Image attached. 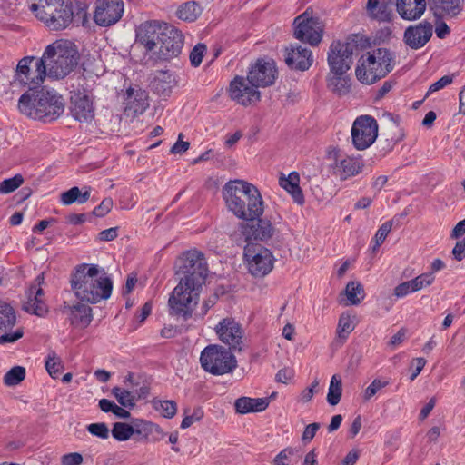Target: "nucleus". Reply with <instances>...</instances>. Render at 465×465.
<instances>
[{"instance_id":"nucleus-18","label":"nucleus","mask_w":465,"mask_h":465,"mask_svg":"<svg viewBox=\"0 0 465 465\" xmlns=\"http://www.w3.org/2000/svg\"><path fill=\"white\" fill-rule=\"evenodd\" d=\"M183 46V39L181 32L173 25L163 26V31L159 39L158 56L163 60H169L180 54Z\"/></svg>"},{"instance_id":"nucleus-33","label":"nucleus","mask_w":465,"mask_h":465,"mask_svg":"<svg viewBox=\"0 0 465 465\" xmlns=\"http://www.w3.org/2000/svg\"><path fill=\"white\" fill-rule=\"evenodd\" d=\"M463 0H429L431 9L435 15L441 16L454 17L461 11Z\"/></svg>"},{"instance_id":"nucleus-32","label":"nucleus","mask_w":465,"mask_h":465,"mask_svg":"<svg viewBox=\"0 0 465 465\" xmlns=\"http://www.w3.org/2000/svg\"><path fill=\"white\" fill-rule=\"evenodd\" d=\"M269 398H250L241 397L234 402L236 412L247 414L250 412H260L269 406Z\"/></svg>"},{"instance_id":"nucleus-30","label":"nucleus","mask_w":465,"mask_h":465,"mask_svg":"<svg viewBox=\"0 0 465 465\" xmlns=\"http://www.w3.org/2000/svg\"><path fill=\"white\" fill-rule=\"evenodd\" d=\"M125 111H130L134 114H142L149 106L147 96L141 90L128 88L124 94Z\"/></svg>"},{"instance_id":"nucleus-64","label":"nucleus","mask_w":465,"mask_h":465,"mask_svg":"<svg viewBox=\"0 0 465 465\" xmlns=\"http://www.w3.org/2000/svg\"><path fill=\"white\" fill-rule=\"evenodd\" d=\"M452 254L457 261H462L465 257V237L462 241L456 243L452 250Z\"/></svg>"},{"instance_id":"nucleus-27","label":"nucleus","mask_w":465,"mask_h":465,"mask_svg":"<svg viewBox=\"0 0 465 465\" xmlns=\"http://www.w3.org/2000/svg\"><path fill=\"white\" fill-rule=\"evenodd\" d=\"M64 312L68 313L70 323L75 327L85 328L93 320L92 308L80 302L74 305L64 303Z\"/></svg>"},{"instance_id":"nucleus-20","label":"nucleus","mask_w":465,"mask_h":465,"mask_svg":"<svg viewBox=\"0 0 465 465\" xmlns=\"http://www.w3.org/2000/svg\"><path fill=\"white\" fill-rule=\"evenodd\" d=\"M242 76H236L229 87L230 97L238 104L247 106L260 100V92Z\"/></svg>"},{"instance_id":"nucleus-29","label":"nucleus","mask_w":465,"mask_h":465,"mask_svg":"<svg viewBox=\"0 0 465 465\" xmlns=\"http://www.w3.org/2000/svg\"><path fill=\"white\" fill-rule=\"evenodd\" d=\"M400 16L408 21L420 19L426 10V0H396Z\"/></svg>"},{"instance_id":"nucleus-8","label":"nucleus","mask_w":465,"mask_h":465,"mask_svg":"<svg viewBox=\"0 0 465 465\" xmlns=\"http://www.w3.org/2000/svg\"><path fill=\"white\" fill-rule=\"evenodd\" d=\"M45 77H49V73L42 57L25 56L18 62L15 78L28 85V92L40 85Z\"/></svg>"},{"instance_id":"nucleus-9","label":"nucleus","mask_w":465,"mask_h":465,"mask_svg":"<svg viewBox=\"0 0 465 465\" xmlns=\"http://www.w3.org/2000/svg\"><path fill=\"white\" fill-rule=\"evenodd\" d=\"M354 37L344 41H333L327 54V62L331 72H348L352 64V54L357 49Z\"/></svg>"},{"instance_id":"nucleus-49","label":"nucleus","mask_w":465,"mask_h":465,"mask_svg":"<svg viewBox=\"0 0 465 465\" xmlns=\"http://www.w3.org/2000/svg\"><path fill=\"white\" fill-rule=\"evenodd\" d=\"M184 418L183 419L181 422V428L182 429H187L191 425H193L194 422L199 421L203 417V411L201 408H195L192 413L189 412V411H184Z\"/></svg>"},{"instance_id":"nucleus-24","label":"nucleus","mask_w":465,"mask_h":465,"mask_svg":"<svg viewBox=\"0 0 465 465\" xmlns=\"http://www.w3.org/2000/svg\"><path fill=\"white\" fill-rule=\"evenodd\" d=\"M167 24H161L158 21H147L143 23L137 30V39L144 46L146 51H154L158 45L159 39Z\"/></svg>"},{"instance_id":"nucleus-56","label":"nucleus","mask_w":465,"mask_h":465,"mask_svg":"<svg viewBox=\"0 0 465 465\" xmlns=\"http://www.w3.org/2000/svg\"><path fill=\"white\" fill-rule=\"evenodd\" d=\"M414 287L411 281L404 282L394 288L393 294L398 298H402L411 292H414Z\"/></svg>"},{"instance_id":"nucleus-48","label":"nucleus","mask_w":465,"mask_h":465,"mask_svg":"<svg viewBox=\"0 0 465 465\" xmlns=\"http://www.w3.org/2000/svg\"><path fill=\"white\" fill-rule=\"evenodd\" d=\"M415 292L430 286L435 281V276L432 272L421 273L414 279L411 280Z\"/></svg>"},{"instance_id":"nucleus-15","label":"nucleus","mask_w":465,"mask_h":465,"mask_svg":"<svg viewBox=\"0 0 465 465\" xmlns=\"http://www.w3.org/2000/svg\"><path fill=\"white\" fill-rule=\"evenodd\" d=\"M219 340L229 347L230 351H241L243 346V330L232 318H224L215 326Z\"/></svg>"},{"instance_id":"nucleus-59","label":"nucleus","mask_w":465,"mask_h":465,"mask_svg":"<svg viewBox=\"0 0 465 465\" xmlns=\"http://www.w3.org/2000/svg\"><path fill=\"white\" fill-rule=\"evenodd\" d=\"M295 450L292 448L282 450L274 459L275 465H289V458L293 455Z\"/></svg>"},{"instance_id":"nucleus-50","label":"nucleus","mask_w":465,"mask_h":465,"mask_svg":"<svg viewBox=\"0 0 465 465\" xmlns=\"http://www.w3.org/2000/svg\"><path fill=\"white\" fill-rule=\"evenodd\" d=\"M64 0H35L29 5V10L34 14L41 12V9L50 11L55 5H61Z\"/></svg>"},{"instance_id":"nucleus-61","label":"nucleus","mask_w":465,"mask_h":465,"mask_svg":"<svg viewBox=\"0 0 465 465\" xmlns=\"http://www.w3.org/2000/svg\"><path fill=\"white\" fill-rule=\"evenodd\" d=\"M118 236V228L111 227L109 229L103 230L98 234V239L103 242H110L114 240Z\"/></svg>"},{"instance_id":"nucleus-63","label":"nucleus","mask_w":465,"mask_h":465,"mask_svg":"<svg viewBox=\"0 0 465 465\" xmlns=\"http://www.w3.org/2000/svg\"><path fill=\"white\" fill-rule=\"evenodd\" d=\"M183 134H180L178 141L172 146V153H183L189 149L190 143L182 140Z\"/></svg>"},{"instance_id":"nucleus-39","label":"nucleus","mask_w":465,"mask_h":465,"mask_svg":"<svg viewBox=\"0 0 465 465\" xmlns=\"http://www.w3.org/2000/svg\"><path fill=\"white\" fill-rule=\"evenodd\" d=\"M200 14V7L195 2L183 4L177 10V16L183 21H195Z\"/></svg>"},{"instance_id":"nucleus-28","label":"nucleus","mask_w":465,"mask_h":465,"mask_svg":"<svg viewBox=\"0 0 465 465\" xmlns=\"http://www.w3.org/2000/svg\"><path fill=\"white\" fill-rule=\"evenodd\" d=\"M327 88L339 97L346 96L351 92V78L347 72H329L326 76Z\"/></svg>"},{"instance_id":"nucleus-35","label":"nucleus","mask_w":465,"mask_h":465,"mask_svg":"<svg viewBox=\"0 0 465 465\" xmlns=\"http://www.w3.org/2000/svg\"><path fill=\"white\" fill-rule=\"evenodd\" d=\"M90 188L82 192L79 187L74 186L60 195V201L64 205H71L74 203H84L90 198Z\"/></svg>"},{"instance_id":"nucleus-51","label":"nucleus","mask_w":465,"mask_h":465,"mask_svg":"<svg viewBox=\"0 0 465 465\" xmlns=\"http://www.w3.org/2000/svg\"><path fill=\"white\" fill-rule=\"evenodd\" d=\"M86 430L92 435L103 440L108 439L109 437V429L104 422L91 423L86 427Z\"/></svg>"},{"instance_id":"nucleus-42","label":"nucleus","mask_w":465,"mask_h":465,"mask_svg":"<svg viewBox=\"0 0 465 465\" xmlns=\"http://www.w3.org/2000/svg\"><path fill=\"white\" fill-rule=\"evenodd\" d=\"M112 393L123 407L133 409L135 406V397L131 391L114 387L112 390Z\"/></svg>"},{"instance_id":"nucleus-25","label":"nucleus","mask_w":465,"mask_h":465,"mask_svg":"<svg viewBox=\"0 0 465 465\" xmlns=\"http://www.w3.org/2000/svg\"><path fill=\"white\" fill-rule=\"evenodd\" d=\"M331 167L333 173L338 175L341 180H347L361 173L364 163L360 157L345 156L341 158L336 152Z\"/></svg>"},{"instance_id":"nucleus-46","label":"nucleus","mask_w":465,"mask_h":465,"mask_svg":"<svg viewBox=\"0 0 465 465\" xmlns=\"http://www.w3.org/2000/svg\"><path fill=\"white\" fill-rule=\"evenodd\" d=\"M354 330L353 322L349 315L342 314L339 319L337 334L340 339H347L348 335Z\"/></svg>"},{"instance_id":"nucleus-44","label":"nucleus","mask_w":465,"mask_h":465,"mask_svg":"<svg viewBox=\"0 0 465 465\" xmlns=\"http://www.w3.org/2000/svg\"><path fill=\"white\" fill-rule=\"evenodd\" d=\"M392 223L393 220L387 221L379 227L373 238V252H376L379 249V247L383 243V242L385 241L386 237L388 236L389 232L392 228Z\"/></svg>"},{"instance_id":"nucleus-55","label":"nucleus","mask_w":465,"mask_h":465,"mask_svg":"<svg viewBox=\"0 0 465 465\" xmlns=\"http://www.w3.org/2000/svg\"><path fill=\"white\" fill-rule=\"evenodd\" d=\"M454 74L450 75H444L435 83H433L430 87L426 94V96H428L430 94H432L434 92L440 91L446 87L447 85L450 84L453 82Z\"/></svg>"},{"instance_id":"nucleus-21","label":"nucleus","mask_w":465,"mask_h":465,"mask_svg":"<svg viewBox=\"0 0 465 465\" xmlns=\"http://www.w3.org/2000/svg\"><path fill=\"white\" fill-rule=\"evenodd\" d=\"M45 282L44 273H40L34 281L26 292L27 300L23 304V309L31 314L40 317L47 313V305L44 300L42 285Z\"/></svg>"},{"instance_id":"nucleus-45","label":"nucleus","mask_w":465,"mask_h":465,"mask_svg":"<svg viewBox=\"0 0 465 465\" xmlns=\"http://www.w3.org/2000/svg\"><path fill=\"white\" fill-rule=\"evenodd\" d=\"M154 408L162 414L163 417L167 419L173 418L177 411V405L175 401L170 400L159 401L158 402H155Z\"/></svg>"},{"instance_id":"nucleus-38","label":"nucleus","mask_w":465,"mask_h":465,"mask_svg":"<svg viewBox=\"0 0 465 465\" xmlns=\"http://www.w3.org/2000/svg\"><path fill=\"white\" fill-rule=\"evenodd\" d=\"M341 379L337 375H333L331 379L329 391L327 394L328 403L331 406L337 405L341 401Z\"/></svg>"},{"instance_id":"nucleus-1","label":"nucleus","mask_w":465,"mask_h":465,"mask_svg":"<svg viewBox=\"0 0 465 465\" xmlns=\"http://www.w3.org/2000/svg\"><path fill=\"white\" fill-rule=\"evenodd\" d=\"M176 274L180 275L168 304L171 313L189 319L198 302L199 295L208 273L204 255L197 250L184 252L177 260Z\"/></svg>"},{"instance_id":"nucleus-40","label":"nucleus","mask_w":465,"mask_h":465,"mask_svg":"<svg viewBox=\"0 0 465 465\" xmlns=\"http://www.w3.org/2000/svg\"><path fill=\"white\" fill-rule=\"evenodd\" d=\"M156 87L163 91L170 90L175 83V77L169 70H157L154 74Z\"/></svg>"},{"instance_id":"nucleus-62","label":"nucleus","mask_w":465,"mask_h":465,"mask_svg":"<svg viewBox=\"0 0 465 465\" xmlns=\"http://www.w3.org/2000/svg\"><path fill=\"white\" fill-rule=\"evenodd\" d=\"M319 428L320 424L316 422L307 425L302 433V440L307 442L311 441L314 438Z\"/></svg>"},{"instance_id":"nucleus-7","label":"nucleus","mask_w":465,"mask_h":465,"mask_svg":"<svg viewBox=\"0 0 465 465\" xmlns=\"http://www.w3.org/2000/svg\"><path fill=\"white\" fill-rule=\"evenodd\" d=\"M202 368L213 375H223L232 372L237 366L232 351L217 344L206 346L201 352Z\"/></svg>"},{"instance_id":"nucleus-57","label":"nucleus","mask_w":465,"mask_h":465,"mask_svg":"<svg viewBox=\"0 0 465 465\" xmlns=\"http://www.w3.org/2000/svg\"><path fill=\"white\" fill-rule=\"evenodd\" d=\"M113 207V200L111 198H104L101 203L96 206L93 213L97 217H104L107 214Z\"/></svg>"},{"instance_id":"nucleus-5","label":"nucleus","mask_w":465,"mask_h":465,"mask_svg":"<svg viewBox=\"0 0 465 465\" xmlns=\"http://www.w3.org/2000/svg\"><path fill=\"white\" fill-rule=\"evenodd\" d=\"M49 78L64 79L77 67L80 54L72 41L58 39L48 45L42 55Z\"/></svg>"},{"instance_id":"nucleus-37","label":"nucleus","mask_w":465,"mask_h":465,"mask_svg":"<svg viewBox=\"0 0 465 465\" xmlns=\"http://www.w3.org/2000/svg\"><path fill=\"white\" fill-rule=\"evenodd\" d=\"M346 296L351 304L358 305L365 297L363 286L358 282H350L345 289Z\"/></svg>"},{"instance_id":"nucleus-10","label":"nucleus","mask_w":465,"mask_h":465,"mask_svg":"<svg viewBox=\"0 0 465 465\" xmlns=\"http://www.w3.org/2000/svg\"><path fill=\"white\" fill-rule=\"evenodd\" d=\"M252 224L241 223L239 229L245 242L251 240H259L266 242L270 239H279L282 231V224L280 222L274 221L273 223L267 218H255L251 221Z\"/></svg>"},{"instance_id":"nucleus-3","label":"nucleus","mask_w":465,"mask_h":465,"mask_svg":"<svg viewBox=\"0 0 465 465\" xmlns=\"http://www.w3.org/2000/svg\"><path fill=\"white\" fill-rule=\"evenodd\" d=\"M96 264L83 263L75 268L71 278V288L80 301L97 303L111 296L113 282L104 269Z\"/></svg>"},{"instance_id":"nucleus-60","label":"nucleus","mask_w":465,"mask_h":465,"mask_svg":"<svg viewBox=\"0 0 465 465\" xmlns=\"http://www.w3.org/2000/svg\"><path fill=\"white\" fill-rule=\"evenodd\" d=\"M64 465H80L83 463V456L78 452L64 454L62 457Z\"/></svg>"},{"instance_id":"nucleus-11","label":"nucleus","mask_w":465,"mask_h":465,"mask_svg":"<svg viewBox=\"0 0 465 465\" xmlns=\"http://www.w3.org/2000/svg\"><path fill=\"white\" fill-rule=\"evenodd\" d=\"M378 123L371 115H361L355 119L351 130L355 149L361 151L371 146L378 136Z\"/></svg>"},{"instance_id":"nucleus-41","label":"nucleus","mask_w":465,"mask_h":465,"mask_svg":"<svg viewBox=\"0 0 465 465\" xmlns=\"http://www.w3.org/2000/svg\"><path fill=\"white\" fill-rule=\"evenodd\" d=\"M25 378V368L15 366L11 368L4 376V383L6 386H16Z\"/></svg>"},{"instance_id":"nucleus-47","label":"nucleus","mask_w":465,"mask_h":465,"mask_svg":"<svg viewBox=\"0 0 465 465\" xmlns=\"http://www.w3.org/2000/svg\"><path fill=\"white\" fill-rule=\"evenodd\" d=\"M24 182L21 174H15L14 177L5 179L0 182V193H10L16 190Z\"/></svg>"},{"instance_id":"nucleus-36","label":"nucleus","mask_w":465,"mask_h":465,"mask_svg":"<svg viewBox=\"0 0 465 465\" xmlns=\"http://www.w3.org/2000/svg\"><path fill=\"white\" fill-rule=\"evenodd\" d=\"M45 365L48 374L53 379H56L64 369L62 359L54 351H49L45 358Z\"/></svg>"},{"instance_id":"nucleus-43","label":"nucleus","mask_w":465,"mask_h":465,"mask_svg":"<svg viewBox=\"0 0 465 465\" xmlns=\"http://www.w3.org/2000/svg\"><path fill=\"white\" fill-rule=\"evenodd\" d=\"M112 435L118 441H125L134 435V430L130 424L115 422L112 429Z\"/></svg>"},{"instance_id":"nucleus-4","label":"nucleus","mask_w":465,"mask_h":465,"mask_svg":"<svg viewBox=\"0 0 465 465\" xmlns=\"http://www.w3.org/2000/svg\"><path fill=\"white\" fill-rule=\"evenodd\" d=\"M18 109L31 118L52 122L64 113V102L54 90L42 88L24 93L19 98Z\"/></svg>"},{"instance_id":"nucleus-6","label":"nucleus","mask_w":465,"mask_h":465,"mask_svg":"<svg viewBox=\"0 0 465 465\" xmlns=\"http://www.w3.org/2000/svg\"><path fill=\"white\" fill-rule=\"evenodd\" d=\"M394 67V59L386 48H377L362 55L355 70L357 79L364 84H372L385 77Z\"/></svg>"},{"instance_id":"nucleus-52","label":"nucleus","mask_w":465,"mask_h":465,"mask_svg":"<svg viewBox=\"0 0 465 465\" xmlns=\"http://www.w3.org/2000/svg\"><path fill=\"white\" fill-rule=\"evenodd\" d=\"M153 422L146 421L143 420H136L133 421L131 425L132 430H134V434H137L142 438H148V432L150 430V425Z\"/></svg>"},{"instance_id":"nucleus-2","label":"nucleus","mask_w":465,"mask_h":465,"mask_svg":"<svg viewBox=\"0 0 465 465\" xmlns=\"http://www.w3.org/2000/svg\"><path fill=\"white\" fill-rule=\"evenodd\" d=\"M223 197L229 211L243 221L262 215L263 200L253 184L242 180L230 181L223 188Z\"/></svg>"},{"instance_id":"nucleus-19","label":"nucleus","mask_w":465,"mask_h":465,"mask_svg":"<svg viewBox=\"0 0 465 465\" xmlns=\"http://www.w3.org/2000/svg\"><path fill=\"white\" fill-rule=\"evenodd\" d=\"M277 75V69L272 61L258 59L251 66L247 81L256 87H266L274 84Z\"/></svg>"},{"instance_id":"nucleus-34","label":"nucleus","mask_w":465,"mask_h":465,"mask_svg":"<svg viewBox=\"0 0 465 465\" xmlns=\"http://www.w3.org/2000/svg\"><path fill=\"white\" fill-rule=\"evenodd\" d=\"M279 183L292 196L295 203L300 205L303 204L304 197L299 185L300 175L297 172H292L287 177H281Z\"/></svg>"},{"instance_id":"nucleus-53","label":"nucleus","mask_w":465,"mask_h":465,"mask_svg":"<svg viewBox=\"0 0 465 465\" xmlns=\"http://www.w3.org/2000/svg\"><path fill=\"white\" fill-rule=\"evenodd\" d=\"M387 385L388 381H381L380 379L373 380L364 391V400L369 401L377 393L378 391L386 387Z\"/></svg>"},{"instance_id":"nucleus-31","label":"nucleus","mask_w":465,"mask_h":465,"mask_svg":"<svg viewBox=\"0 0 465 465\" xmlns=\"http://www.w3.org/2000/svg\"><path fill=\"white\" fill-rule=\"evenodd\" d=\"M366 11L371 19L380 22H389L392 16L389 0H368Z\"/></svg>"},{"instance_id":"nucleus-58","label":"nucleus","mask_w":465,"mask_h":465,"mask_svg":"<svg viewBox=\"0 0 465 465\" xmlns=\"http://www.w3.org/2000/svg\"><path fill=\"white\" fill-rule=\"evenodd\" d=\"M164 436L165 433L163 432L162 428L159 425L153 422L152 425H150L148 438L146 439L152 441H160L164 438Z\"/></svg>"},{"instance_id":"nucleus-17","label":"nucleus","mask_w":465,"mask_h":465,"mask_svg":"<svg viewBox=\"0 0 465 465\" xmlns=\"http://www.w3.org/2000/svg\"><path fill=\"white\" fill-rule=\"evenodd\" d=\"M17 317L13 306L0 300V344L14 343L24 335L22 328L11 331L16 324Z\"/></svg>"},{"instance_id":"nucleus-54","label":"nucleus","mask_w":465,"mask_h":465,"mask_svg":"<svg viewBox=\"0 0 465 465\" xmlns=\"http://www.w3.org/2000/svg\"><path fill=\"white\" fill-rule=\"evenodd\" d=\"M206 46L203 44L196 45L190 54V61L193 66L197 67L201 64Z\"/></svg>"},{"instance_id":"nucleus-13","label":"nucleus","mask_w":465,"mask_h":465,"mask_svg":"<svg viewBox=\"0 0 465 465\" xmlns=\"http://www.w3.org/2000/svg\"><path fill=\"white\" fill-rule=\"evenodd\" d=\"M244 258L249 272L253 276H264L273 268L274 258L272 252L261 245L245 246Z\"/></svg>"},{"instance_id":"nucleus-23","label":"nucleus","mask_w":465,"mask_h":465,"mask_svg":"<svg viewBox=\"0 0 465 465\" xmlns=\"http://www.w3.org/2000/svg\"><path fill=\"white\" fill-rule=\"evenodd\" d=\"M284 62L291 69L306 71L312 64V53L301 45H291L284 50Z\"/></svg>"},{"instance_id":"nucleus-12","label":"nucleus","mask_w":465,"mask_h":465,"mask_svg":"<svg viewBox=\"0 0 465 465\" xmlns=\"http://www.w3.org/2000/svg\"><path fill=\"white\" fill-rule=\"evenodd\" d=\"M296 39L308 43L311 45H317L322 38V26L318 18L313 17L306 10L298 15L293 22Z\"/></svg>"},{"instance_id":"nucleus-22","label":"nucleus","mask_w":465,"mask_h":465,"mask_svg":"<svg viewBox=\"0 0 465 465\" xmlns=\"http://www.w3.org/2000/svg\"><path fill=\"white\" fill-rule=\"evenodd\" d=\"M432 33V25L430 22L422 21L415 25H410L405 29L403 41L410 48L418 50L430 41Z\"/></svg>"},{"instance_id":"nucleus-16","label":"nucleus","mask_w":465,"mask_h":465,"mask_svg":"<svg viewBox=\"0 0 465 465\" xmlns=\"http://www.w3.org/2000/svg\"><path fill=\"white\" fill-rule=\"evenodd\" d=\"M124 10L123 0H96L94 21L99 26H111L122 18Z\"/></svg>"},{"instance_id":"nucleus-26","label":"nucleus","mask_w":465,"mask_h":465,"mask_svg":"<svg viewBox=\"0 0 465 465\" xmlns=\"http://www.w3.org/2000/svg\"><path fill=\"white\" fill-rule=\"evenodd\" d=\"M70 111L72 116L79 122H88L94 118L93 103L89 96L76 92L71 96Z\"/></svg>"},{"instance_id":"nucleus-14","label":"nucleus","mask_w":465,"mask_h":465,"mask_svg":"<svg viewBox=\"0 0 465 465\" xmlns=\"http://www.w3.org/2000/svg\"><path fill=\"white\" fill-rule=\"evenodd\" d=\"M35 15L50 30L58 31L65 29L71 25L74 10L72 4L64 0L61 5H55L52 9L50 8V11L41 9V12Z\"/></svg>"}]
</instances>
